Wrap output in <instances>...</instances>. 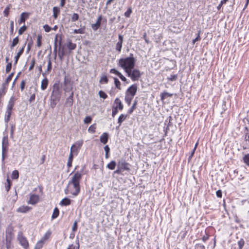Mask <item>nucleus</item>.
Returning a JSON list of instances; mask_svg holds the SVG:
<instances>
[{
	"instance_id": "obj_1",
	"label": "nucleus",
	"mask_w": 249,
	"mask_h": 249,
	"mask_svg": "<svg viewBox=\"0 0 249 249\" xmlns=\"http://www.w3.org/2000/svg\"><path fill=\"white\" fill-rule=\"evenodd\" d=\"M85 166H83L80 171H76L69 180L65 194H71L73 196H77L80 191V181L83 175L85 174Z\"/></svg>"
},
{
	"instance_id": "obj_2",
	"label": "nucleus",
	"mask_w": 249,
	"mask_h": 249,
	"mask_svg": "<svg viewBox=\"0 0 249 249\" xmlns=\"http://www.w3.org/2000/svg\"><path fill=\"white\" fill-rule=\"evenodd\" d=\"M135 61L133 54L130 53L128 57L120 58L118 61V65L122 68L126 73V71L134 68Z\"/></svg>"
},
{
	"instance_id": "obj_3",
	"label": "nucleus",
	"mask_w": 249,
	"mask_h": 249,
	"mask_svg": "<svg viewBox=\"0 0 249 249\" xmlns=\"http://www.w3.org/2000/svg\"><path fill=\"white\" fill-rule=\"evenodd\" d=\"M61 96L59 86L57 84H54L53 89L52 93L50 99V106L52 108L55 107L56 103L59 101Z\"/></svg>"
},
{
	"instance_id": "obj_4",
	"label": "nucleus",
	"mask_w": 249,
	"mask_h": 249,
	"mask_svg": "<svg viewBox=\"0 0 249 249\" xmlns=\"http://www.w3.org/2000/svg\"><path fill=\"white\" fill-rule=\"evenodd\" d=\"M126 73L127 76L130 77L133 81H138L142 75L139 70L134 68L126 71Z\"/></svg>"
},
{
	"instance_id": "obj_5",
	"label": "nucleus",
	"mask_w": 249,
	"mask_h": 249,
	"mask_svg": "<svg viewBox=\"0 0 249 249\" xmlns=\"http://www.w3.org/2000/svg\"><path fill=\"white\" fill-rule=\"evenodd\" d=\"M14 105V101L13 97H11L10 99L6 108V111L5 114L4 121L7 123L10 120L11 115L12 109Z\"/></svg>"
},
{
	"instance_id": "obj_6",
	"label": "nucleus",
	"mask_w": 249,
	"mask_h": 249,
	"mask_svg": "<svg viewBox=\"0 0 249 249\" xmlns=\"http://www.w3.org/2000/svg\"><path fill=\"white\" fill-rule=\"evenodd\" d=\"M19 244L25 249H27L29 246L28 242L26 237L23 235L22 232H19L17 236Z\"/></svg>"
},
{
	"instance_id": "obj_7",
	"label": "nucleus",
	"mask_w": 249,
	"mask_h": 249,
	"mask_svg": "<svg viewBox=\"0 0 249 249\" xmlns=\"http://www.w3.org/2000/svg\"><path fill=\"white\" fill-rule=\"evenodd\" d=\"M138 89V87L136 84H133L130 86L126 90L125 93L135 96L136 94Z\"/></svg>"
},
{
	"instance_id": "obj_8",
	"label": "nucleus",
	"mask_w": 249,
	"mask_h": 249,
	"mask_svg": "<svg viewBox=\"0 0 249 249\" xmlns=\"http://www.w3.org/2000/svg\"><path fill=\"white\" fill-rule=\"evenodd\" d=\"M118 166L124 172V171H129L130 170L129 163L126 162L124 160H119L118 162Z\"/></svg>"
},
{
	"instance_id": "obj_9",
	"label": "nucleus",
	"mask_w": 249,
	"mask_h": 249,
	"mask_svg": "<svg viewBox=\"0 0 249 249\" xmlns=\"http://www.w3.org/2000/svg\"><path fill=\"white\" fill-rule=\"evenodd\" d=\"M118 41L116 43L115 46V49L119 53H120L122 48V44L124 40L123 36L121 35L118 36Z\"/></svg>"
},
{
	"instance_id": "obj_10",
	"label": "nucleus",
	"mask_w": 249,
	"mask_h": 249,
	"mask_svg": "<svg viewBox=\"0 0 249 249\" xmlns=\"http://www.w3.org/2000/svg\"><path fill=\"white\" fill-rule=\"evenodd\" d=\"M38 200L39 196L37 195L32 194L30 195L28 203L30 204L35 205L38 202Z\"/></svg>"
},
{
	"instance_id": "obj_11",
	"label": "nucleus",
	"mask_w": 249,
	"mask_h": 249,
	"mask_svg": "<svg viewBox=\"0 0 249 249\" xmlns=\"http://www.w3.org/2000/svg\"><path fill=\"white\" fill-rule=\"evenodd\" d=\"M102 19V16L100 15L98 17L96 22L91 25V27L93 30L96 31L100 27Z\"/></svg>"
},
{
	"instance_id": "obj_12",
	"label": "nucleus",
	"mask_w": 249,
	"mask_h": 249,
	"mask_svg": "<svg viewBox=\"0 0 249 249\" xmlns=\"http://www.w3.org/2000/svg\"><path fill=\"white\" fill-rule=\"evenodd\" d=\"M114 104L116 105L115 107H114L115 108L119 109L120 110H122L124 108V106L121 102V101L119 98H116L114 101Z\"/></svg>"
},
{
	"instance_id": "obj_13",
	"label": "nucleus",
	"mask_w": 249,
	"mask_h": 249,
	"mask_svg": "<svg viewBox=\"0 0 249 249\" xmlns=\"http://www.w3.org/2000/svg\"><path fill=\"white\" fill-rule=\"evenodd\" d=\"M31 208L27 206H21L17 209V212L21 213H26L29 212Z\"/></svg>"
},
{
	"instance_id": "obj_14",
	"label": "nucleus",
	"mask_w": 249,
	"mask_h": 249,
	"mask_svg": "<svg viewBox=\"0 0 249 249\" xmlns=\"http://www.w3.org/2000/svg\"><path fill=\"white\" fill-rule=\"evenodd\" d=\"M8 148L2 147L1 162L3 165L5 164V159L7 155Z\"/></svg>"
},
{
	"instance_id": "obj_15",
	"label": "nucleus",
	"mask_w": 249,
	"mask_h": 249,
	"mask_svg": "<svg viewBox=\"0 0 249 249\" xmlns=\"http://www.w3.org/2000/svg\"><path fill=\"white\" fill-rule=\"evenodd\" d=\"M134 96L129 95L125 93L124 101L128 106H130L131 102L133 99Z\"/></svg>"
},
{
	"instance_id": "obj_16",
	"label": "nucleus",
	"mask_w": 249,
	"mask_h": 249,
	"mask_svg": "<svg viewBox=\"0 0 249 249\" xmlns=\"http://www.w3.org/2000/svg\"><path fill=\"white\" fill-rule=\"evenodd\" d=\"M73 93L71 92L69 97L67 99L66 101V105L68 106H71L73 104Z\"/></svg>"
},
{
	"instance_id": "obj_17",
	"label": "nucleus",
	"mask_w": 249,
	"mask_h": 249,
	"mask_svg": "<svg viewBox=\"0 0 249 249\" xmlns=\"http://www.w3.org/2000/svg\"><path fill=\"white\" fill-rule=\"evenodd\" d=\"M29 13L26 12H23L20 15L19 23H24L25 20L29 17Z\"/></svg>"
},
{
	"instance_id": "obj_18",
	"label": "nucleus",
	"mask_w": 249,
	"mask_h": 249,
	"mask_svg": "<svg viewBox=\"0 0 249 249\" xmlns=\"http://www.w3.org/2000/svg\"><path fill=\"white\" fill-rule=\"evenodd\" d=\"M100 142L104 143L106 144L108 141V134L107 133H104L101 136L100 138Z\"/></svg>"
},
{
	"instance_id": "obj_19",
	"label": "nucleus",
	"mask_w": 249,
	"mask_h": 249,
	"mask_svg": "<svg viewBox=\"0 0 249 249\" xmlns=\"http://www.w3.org/2000/svg\"><path fill=\"white\" fill-rule=\"evenodd\" d=\"M25 44H24V45L20 49V50L18 51V52L17 53L16 56L15 57V62L16 64L17 63V62H18L19 58L21 56V55L23 53L24 49L25 48Z\"/></svg>"
},
{
	"instance_id": "obj_20",
	"label": "nucleus",
	"mask_w": 249,
	"mask_h": 249,
	"mask_svg": "<svg viewBox=\"0 0 249 249\" xmlns=\"http://www.w3.org/2000/svg\"><path fill=\"white\" fill-rule=\"evenodd\" d=\"M48 85V80L46 78H44L41 81V89L44 90L47 88Z\"/></svg>"
},
{
	"instance_id": "obj_21",
	"label": "nucleus",
	"mask_w": 249,
	"mask_h": 249,
	"mask_svg": "<svg viewBox=\"0 0 249 249\" xmlns=\"http://www.w3.org/2000/svg\"><path fill=\"white\" fill-rule=\"evenodd\" d=\"M173 95V94L167 92H163L160 94V98L162 101H163L164 99L171 97Z\"/></svg>"
},
{
	"instance_id": "obj_22",
	"label": "nucleus",
	"mask_w": 249,
	"mask_h": 249,
	"mask_svg": "<svg viewBox=\"0 0 249 249\" xmlns=\"http://www.w3.org/2000/svg\"><path fill=\"white\" fill-rule=\"evenodd\" d=\"M71 200L68 198H64L60 202L61 206H68L71 204Z\"/></svg>"
},
{
	"instance_id": "obj_23",
	"label": "nucleus",
	"mask_w": 249,
	"mask_h": 249,
	"mask_svg": "<svg viewBox=\"0 0 249 249\" xmlns=\"http://www.w3.org/2000/svg\"><path fill=\"white\" fill-rule=\"evenodd\" d=\"M127 115L126 114H121L118 118V123L119 126H120L121 124L126 119Z\"/></svg>"
},
{
	"instance_id": "obj_24",
	"label": "nucleus",
	"mask_w": 249,
	"mask_h": 249,
	"mask_svg": "<svg viewBox=\"0 0 249 249\" xmlns=\"http://www.w3.org/2000/svg\"><path fill=\"white\" fill-rule=\"evenodd\" d=\"M51 234L52 232L49 230L48 231L43 235V236L41 238V239L44 242H46V241L50 237Z\"/></svg>"
},
{
	"instance_id": "obj_25",
	"label": "nucleus",
	"mask_w": 249,
	"mask_h": 249,
	"mask_svg": "<svg viewBox=\"0 0 249 249\" xmlns=\"http://www.w3.org/2000/svg\"><path fill=\"white\" fill-rule=\"evenodd\" d=\"M45 242L40 239L38 241L35 246V249H41Z\"/></svg>"
},
{
	"instance_id": "obj_26",
	"label": "nucleus",
	"mask_w": 249,
	"mask_h": 249,
	"mask_svg": "<svg viewBox=\"0 0 249 249\" xmlns=\"http://www.w3.org/2000/svg\"><path fill=\"white\" fill-rule=\"evenodd\" d=\"M2 147L7 148L8 147V139L7 137H4L2 139Z\"/></svg>"
},
{
	"instance_id": "obj_27",
	"label": "nucleus",
	"mask_w": 249,
	"mask_h": 249,
	"mask_svg": "<svg viewBox=\"0 0 249 249\" xmlns=\"http://www.w3.org/2000/svg\"><path fill=\"white\" fill-rule=\"evenodd\" d=\"M60 12V9L57 7H53V16L55 19L57 18L58 15Z\"/></svg>"
},
{
	"instance_id": "obj_28",
	"label": "nucleus",
	"mask_w": 249,
	"mask_h": 249,
	"mask_svg": "<svg viewBox=\"0 0 249 249\" xmlns=\"http://www.w3.org/2000/svg\"><path fill=\"white\" fill-rule=\"evenodd\" d=\"M76 243L77 246H74L72 244L69 245V247L67 249H79V239L78 237H77L76 240Z\"/></svg>"
},
{
	"instance_id": "obj_29",
	"label": "nucleus",
	"mask_w": 249,
	"mask_h": 249,
	"mask_svg": "<svg viewBox=\"0 0 249 249\" xmlns=\"http://www.w3.org/2000/svg\"><path fill=\"white\" fill-rule=\"evenodd\" d=\"M116 165V162L115 161H111L110 163H109L107 167V168L110 170H114L115 168Z\"/></svg>"
},
{
	"instance_id": "obj_30",
	"label": "nucleus",
	"mask_w": 249,
	"mask_h": 249,
	"mask_svg": "<svg viewBox=\"0 0 249 249\" xmlns=\"http://www.w3.org/2000/svg\"><path fill=\"white\" fill-rule=\"evenodd\" d=\"M14 73H11L6 79L5 83L3 84V87L4 88L6 86H7L9 82L11 80L12 77L13 76Z\"/></svg>"
},
{
	"instance_id": "obj_31",
	"label": "nucleus",
	"mask_w": 249,
	"mask_h": 249,
	"mask_svg": "<svg viewBox=\"0 0 249 249\" xmlns=\"http://www.w3.org/2000/svg\"><path fill=\"white\" fill-rule=\"evenodd\" d=\"M19 173L18 170H15L13 171L11 175V178L13 179H16L18 178Z\"/></svg>"
},
{
	"instance_id": "obj_32",
	"label": "nucleus",
	"mask_w": 249,
	"mask_h": 249,
	"mask_svg": "<svg viewBox=\"0 0 249 249\" xmlns=\"http://www.w3.org/2000/svg\"><path fill=\"white\" fill-rule=\"evenodd\" d=\"M244 163L249 167V154H246L243 158Z\"/></svg>"
},
{
	"instance_id": "obj_33",
	"label": "nucleus",
	"mask_w": 249,
	"mask_h": 249,
	"mask_svg": "<svg viewBox=\"0 0 249 249\" xmlns=\"http://www.w3.org/2000/svg\"><path fill=\"white\" fill-rule=\"evenodd\" d=\"M76 45L75 44L73 43L71 41L69 42L67 44V47L70 51L75 49L76 48Z\"/></svg>"
},
{
	"instance_id": "obj_34",
	"label": "nucleus",
	"mask_w": 249,
	"mask_h": 249,
	"mask_svg": "<svg viewBox=\"0 0 249 249\" xmlns=\"http://www.w3.org/2000/svg\"><path fill=\"white\" fill-rule=\"evenodd\" d=\"M137 100H135L133 104V105L128 110V113L129 114H131L133 111L134 110V109H135L136 107V105H137Z\"/></svg>"
},
{
	"instance_id": "obj_35",
	"label": "nucleus",
	"mask_w": 249,
	"mask_h": 249,
	"mask_svg": "<svg viewBox=\"0 0 249 249\" xmlns=\"http://www.w3.org/2000/svg\"><path fill=\"white\" fill-rule=\"evenodd\" d=\"M59 213V210L57 208H55L53 210V213L52 216V218L53 219L56 218L58 216Z\"/></svg>"
},
{
	"instance_id": "obj_36",
	"label": "nucleus",
	"mask_w": 249,
	"mask_h": 249,
	"mask_svg": "<svg viewBox=\"0 0 249 249\" xmlns=\"http://www.w3.org/2000/svg\"><path fill=\"white\" fill-rule=\"evenodd\" d=\"M79 149L76 147L75 145H72L71 148V152L74 154H77Z\"/></svg>"
},
{
	"instance_id": "obj_37",
	"label": "nucleus",
	"mask_w": 249,
	"mask_h": 249,
	"mask_svg": "<svg viewBox=\"0 0 249 249\" xmlns=\"http://www.w3.org/2000/svg\"><path fill=\"white\" fill-rule=\"evenodd\" d=\"M108 82V79L106 75L102 76L100 80V83L101 84H107Z\"/></svg>"
},
{
	"instance_id": "obj_38",
	"label": "nucleus",
	"mask_w": 249,
	"mask_h": 249,
	"mask_svg": "<svg viewBox=\"0 0 249 249\" xmlns=\"http://www.w3.org/2000/svg\"><path fill=\"white\" fill-rule=\"evenodd\" d=\"M85 33V28L84 27L78 29H75L73 31L74 34H83Z\"/></svg>"
},
{
	"instance_id": "obj_39",
	"label": "nucleus",
	"mask_w": 249,
	"mask_h": 249,
	"mask_svg": "<svg viewBox=\"0 0 249 249\" xmlns=\"http://www.w3.org/2000/svg\"><path fill=\"white\" fill-rule=\"evenodd\" d=\"M114 84L116 87L118 89H121V83L117 78H114Z\"/></svg>"
},
{
	"instance_id": "obj_40",
	"label": "nucleus",
	"mask_w": 249,
	"mask_h": 249,
	"mask_svg": "<svg viewBox=\"0 0 249 249\" xmlns=\"http://www.w3.org/2000/svg\"><path fill=\"white\" fill-rule=\"evenodd\" d=\"M99 95L100 98H103L104 99H106L107 97V94L102 90H100L99 91Z\"/></svg>"
},
{
	"instance_id": "obj_41",
	"label": "nucleus",
	"mask_w": 249,
	"mask_h": 249,
	"mask_svg": "<svg viewBox=\"0 0 249 249\" xmlns=\"http://www.w3.org/2000/svg\"><path fill=\"white\" fill-rule=\"evenodd\" d=\"M96 126L95 124L90 125L88 128V131L90 133H94L95 132Z\"/></svg>"
},
{
	"instance_id": "obj_42",
	"label": "nucleus",
	"mask_w": 249,
	"mask_h": 249,
	"mask_svg": "<svg viewBox=\"0 0 249 249\" xmlns=\"http://www.w3.org/2000/svg\"><path fill=\"white\" fill-rule=\"evenodd\" d=\"M41 39L42 36L40 35L37 36V46L40 47L41 46Z\"/></svg>"
},
{
	"instance_id": "obj_43",
	"label": "nucleus",
	"mask_w": 249,
	"mask_h": 249,
	"mask_svg": "<svg viewBox=\"0 0 249 249\" xmlns=\"http://www.w3.org/2000/svg\"><path fill=\"white\" fill-rule=\"evenodd\" d=\"M79 18V15L76 13H74L71 16V19L72 22L77 20Z\"/></svg>"
},
{
	"instance_id": "obj_44",
	"label": "nucleus",
	"mask_w": 249,
	"mask_h": 249,
	"mask_svg": "<svg viewBox=\"0 0 249 249\" xmlns=\"http://www.w3.org/2000/svg\"><path fill=\"white\" fill-rule=\"evenodd\" d=\"M83 140H80V141H77L74 144H73V145H75L76 147H78L79 149L80 148V147H81V146L83 144Z\"/></svg>"
},
{
	"instance_id": "obj_45",
	"label": "nucleus",
	"mask_w": 249,
	"mask_h": 249,
	"mask_svg": "<svg viewBox=\"0 0 249 249\" xmlns=\"http://www.w3.org/2000/svg\"><path fill=\"white\" fill-rule=\"evenodd\" d=\"M18 42V37L14 38L13 40L12 45L11 46V48L15 47Z\"/></svg>"
},
{
	"instance_id": "obj_46",
	"label": "nucleus",
	"mask_w": 249,
	"mask_h": 249,
	"mask_svg": "<svg viewBox=\"0 0 249 249\" xmlns=\"http://www.w3.org/2000/svg\"><path fill=\"white\" fill-rule=\"evenodd\" d=\"M26 26L25 25H23L18 30V33L19 35H22L24 32L26 30Z\"/></svg>"
},
{
	"instance_id": "obj_47",
	"label": "nucleus",
	"mask_w": 249,
	"mask_h": 249,
	"mask_svg": "<svg viewBox=\"0 0 249 249\" xmlns=\"http://www.w3.org/2000/svg\"><path fill=\"white\" fill-rule=\"evenodd\" d=\"M6 181H7V185H6L5 187H6V191H8L11 187V181H10L8 177L7 178Z\"/></svg>"
},
{
	"instance_id": "obj_48",
	"label": "nucleus",
	"mask_w": 249,
	"mask_h": 249,
	"mask_svg": "<svg viewBox=\"0 0 249 249\" xmlns=\"http://www.w3.org/2000/svg\"><path fill=\"white\" fill-rule=\"evenodd\" d=\"M10 9V6H7L3 11V14L4 16L7 17L9 15V10Z\"/></svg>"
},
{
	"instance_id": "obj_49",
	"label": "nucleus",
	"mask_w": 249,
	"mask_h": 249,
	"mask_svg": "<svg viewBox=\"0 0 249 249\" xmlns=\"http://www.w3.org/2000/svg\"><path fill=\"white\" fill-rule=\"evenodd\" d=\"M177 79V75L176 74H171L169 77H168V79L174 81Z\"/></svg>"
},
{
	"instance_id": "obj_50",
	"label": "nucleus",
	"mask_w": 249,
	"mask_h": 249,
	"mask_svg": "<svg viewBox=\"0 0 249 249\" xmlns=\"http://www.w3.org/2000/svg\"><path fill=\"white\" fill-rule=\"evenodd\" d=\"M92 119L90 116H87L85 117L84 120L85 124H89L91 122Z\"/></svg>"
},
{
	"instance_id": "obj_51",
	"label": "nucleus",
	"mask_w": 249,
	"mask_h": 249,
	"mask_svg": "<svg viewBox=\"0 0 249 249\" xmlns=\"http://www.w3.org/2000/svg\"><path fill=\"white\" fill-rule=\"evenodd\" d=\"M132 13V10L130 8H129L127 11L124 13V15L126 17H129L131 13Z\"/></svg>"
},
{
	"instance_id": "obj_52",
	"label": "nucleus",
	"mask_w": 249,
	"mask_h": 249,
	"mask_svg": "<svg viewBox=\"0 0 249 249\" xmlns=\"http://www.w3.org/2000/svg\"><path fill=\"white\" fill-rule=\"evenodd\" d=\"M110 72L111 73L115 74L118 76L119 75V74L121 73L120 72H119L118 71L116 70L115 69H112L110 70Z\"/></svg>"
},
{
	"instance_id": "obj_53",
	"label": "nucleus",
	"mask_w": 249,
	"mask_h": 249,
	"mask_svg": "<svg viewBox=\"0 0 249 249\" xmlns=\"http://www.w3.org/2000/svg\"><path fill=\"white\" fill-rule=\"evenodd\" d=\"M77 222L76 221H75L74 222L73 224L72 227V231H75L77 230Z\"/></svg>"
},
{
	"instance_id": "obj_54",
	"label": "nucleus",
	"mask_w": 249,
	"mask_h": 249,
	"mask_svg": "<svg viewBox=\"0 0 249 249\" xmlns=\"http://www.w3.org/2000/svg\"><path fill=\"white\" fill-rule=\"evenodd\" d=\"M11 68H12L11 63H8L6 67V72H9L11 71Z\"/></svg>"
},
{
	"instance_id": "obj_55",
	"label": "nucleus",
	"mask_w": 249,
	"mask_h": 249,
	"mask_svg": "<svg viewBox=\"0 0 249 249\" xmlns=\"http://www.w3.org/2000/svg\"><path fill=\"white\" fill-rule=\"evenodd\" d=\"M228 1V0H222L221 1L220 3L219 4V5H218L217 8L218 10H219L221 8V7H222V5L224 3H225L227 1Z\"/></svg>"
},
{
	"instance_id": "obj_56",
	"label": "nucleus",
	"mask_w": 249,
	"mask_h": 249,
	"mask_svg": "<svg viewBox=\"0 0 249 249\" xmlns=\"http://www.w3.org/2000/svg\"><path fill=\"white\" fill-rule=\"evenodd\" d=\"M43 28L45 30V32H49L51 30V28L48 25H45L44 26H43Z\"/></svg>"
},
{
	"instance_id": "obj_57",
	"label": "nucleus",
	"mask_w": 249,
	"mask_h": 249,
	"mask_svg": "<svg viewBox=\"0 0 249 249\" xmlns=\"http://www.w3.org/2000/svg\"><path fill=\"white\" fill-rule=\"evenodd\" d=\"M238 244L239 245L240 249H241L244 245V240L242 239L240 240V241H238Z\"/></svg>"
},
{
	"instance_id": "obj_58",
	"label": "nucleus",
	"mask_w": 249,
	"mask_h": 249,
	"mask_svg": "<svg viewBox=\"0 0 249 249\" xmlns=\"http://www.w3.org/2000/svg\"><path fill=\"white\" fill-rule=\"evenodd\" d=\"M118 109L117 108H114V107H113V109H112V117H114L118 113Z\"/></svg>"
},
{
	"instance_id": "obj_59",
	"label": "nucleus",
	"mask_w": 249,
	"mask_h": 249,
	"mask_svg": "<svg viewBox=\"0 0 249 249\" xmlns=\"http://www.w3.org/2000/svg\"><path fill=\"white\" fill-rule=\"evenodd\" d=\"M52 69V63L50 60H49L47 66V71H50Z\"/></svg>"
},
{
	"instance_id": "obj_60",
	"label": "nucleus",
	"mask_w": 249,
	"mask_h": 249,
	"mask_svg": "<svg viewBox=\"0 0 249 249\" xmlns=\"http://www.w3.org/2000/svg\"><path fill=\"white\" fill-rule=\"evenodd\" d=\"M118 76L123 81L126 82L127 81L126 78L121 73Z\"/></svg>"
},
{
	"instance_id": "obj_61",
	"label": "nucleus",
	"mask_w": 249,
	"mask_h": 249,
	"mask_svg": "<svg viewBox=\"0 0 249 249\" xmlns=\"http://www.w3.org/2000/svg\"><path fill=\"white\" fill-rule=\"evenodd\" d=\"M200 40V36H199V33L198 34L196 37V38H195L194 39H193V44H195L196 42Z\"/></svg>"
},
{
	"instance_id": "obj_62",
	"label": "nucleus",
	"mask_w": 249,
	"mask_h": 249,
	"mask_svg": "<svg viewBox=\"0 0 249 249\" xmlns=\"http://www.w3.org/2000/svg\"><path fill=\"white\" fill-rule=\"evenodd\" d=\"M25 84V83L24 80H23L20 83V87L22 91L23 90V89H24Z\"/></svg>"
},
{
	"instance_id": "obj_63",
	"label": "nucleus",
	"mask_w": 249,
	"mask_h": 249,
	"mask_svg": "<svg viewBox=\"0 0 249 249\" xmlns=\"http://www.w3.org/2000/svg\"><path fill=\"white\" fill-rule=\"evenodd\" d=\"M35 97H36L35 94H33L31 96V97H30V99H29V101L30 103H31V102H33V101H34L35 100Z\"/></svg>"
},
{
	"instance_id": "obj_64",
	"label": "nucleus",
	"mask_w": 249,
	"mask_h": 249,
	"mask_svg": "<svg viewBox=\"0 0 249 249\" xmlns=\"http://www.w3.org/2000/svg\"><path fill=\"white\" fill-rule=\"evenodd\" d=\"M222 192L221 190H219L218 191H216V196L218 197H221L222 196Z\"/></svg>"
}]
</instances>
